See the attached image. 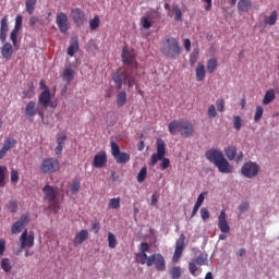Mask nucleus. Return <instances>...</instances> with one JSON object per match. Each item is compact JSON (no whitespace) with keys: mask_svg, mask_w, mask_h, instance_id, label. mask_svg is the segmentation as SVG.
Wrapping results in <instances>:
<instances>
[{"mask_svg":"<svg viewBox=\"0 0 279 279\" xmlns=\"http://www.w3.org/2000/svg\"><path fill=\"white\" fill-rule=\"evenodd\" d=\"M216 106L219 112H223V110H226V102H223V99H218L216 101Z\"/></svg>","mask_w":279,"mask_h":279,"instance_id":"57","label":"nucleus"},{"mask_svg":"<svg viewBox=\"0 0 279 279\" xmlns=\"http://www.w3.org/2000/svg\"><path fill=\"white\" fill-rule=\"evenodd\" d=\"M239 210L240 213H247V210H250V203L244 202L239 206Z\"/></svg>","mask_w":279,"mask_h":279,"instance_id":"61","label":"nucleus"},{"mask_svg":"<svg viewBox=\"0 0 279 279\" xmlns=\"http://www.w3.org/2000/svg\"><path fill=\"white\" fill-rule=\"evenodd\" d=\"M122 61L128 66L132 65V69H125L122 73L116 72L112 80L117 85L118 89H121L123 87V84H126L129 88H132V86L136 84V81L134 80V75H136V72L134 71V69H137L138 64L134 62V52L128 47H124L122 49Z\"/></svg>","mask_w":279,"mask_h":279,"instance_id":"1","label":"nucleus"},{"mask_svg":"<svg viewBox=\"0 0 279 279\" xmlns=\"http://www.w3.org/2000/svg\"><path fill=\"white\" fill-rule=\"evenodd\" d=\"M25 8L28 14H34V10H36V0H26Z\"/></svg>","mask_w":279,"mask_h":279,"instance_id":"36","label":"nucleus"},{"mask_svg":"<svg viewBox=\"0 0 279 279\" xmlns=\"http://www.w3.org/2000/svg\"><path fill=\"white\" fill-rule=\"evenodd\" d=\"M184 234H181L180 238L177 240L174 254L172 257L173 263H178L180 258H182V253L184 252V241H185Z\"/></svg>","mask_w":279,"mask_h":279,"instance_id":"10","label":"nucleus"},{"mask_svg":"<svg viewBox=\"0 0 279 279\" xmlns=\"http://www.w3.org/2000/svg\"><path fill=\"white\" fill-rule=\"evenodd\" d=\"M80 186H81L80 180L76 179V180H74L72 182V185H71V193H72V195L77 194V192L80 191Z\"/></svg>","mask_w":279,"mask_h":279,"instance_id":"45","label":"nucleus"},{"mask_svg":"<svg viewBox=\"0 0 279 279\" xmlns=\"http://www.w3.org/2000/svg\"><path fill=\"white\" fill-rule=\"evenodd\" d=\"M149 14L145 17H142L141 19V26L144 28V29H149V27H151V22L149 21Z\"/></svg>","mask_w":279,"mask_h":279,"instance_id":"43","label":"nucleus"},{"mask_svg":"<svg viewBox=\"0 0 279 279\" xmlns=\"http://www.w3.org/2000/svg\"><path fill=\"white\" fill-rule=\"evenodd\" d=\"M16 145V140L14 138H7L3 143L2 148L0 149V160L8 154L12 147Z\"/></svg>","mask_w":279,"mask_h":279,"instance_id":"19","label":"nucleus"},{"mask_svg":"<svg viewBox=\"0 0 279 279\" xmlns=\"http://www.w3.org/2000/svg\"><path fill=\"white\" fill-rule=\"evenodd\" d=\"M5 175H8V167L0 166V189L5 186Z\"/></svg>","mask_w":279,"mask_h":279,"instance_id":"34","label":"nucleus"},{"mask_svg":"<svg viewBox=\"0 0 279 279\" xmlns=\"http://www.w3.org/2000/svg\"><path fill=\"white\" fill-rule=\"evenodd\" d=\"M264 112H265V109H263V106H257L256 107V111H255V116H254L255 123H258V121L260 119H263Z\"/></svg>","mask_w":279,"mask_h":279,"instance_id":"40","label":"nucleus"},{"mask_svg":"<svg viewBox=\"0 0 279 279\" xmlns=\"http://www.w3.org/2000/svg\"><path fill=\"white\" fill-rule=\"evenodd\" d=\"M225 156L228 160H234L236 158V148L234 146H228L225 148Z\"/></svg>","mask_w":279,"mask_h":279,"instance_id":"31","label":"nucleus"},{"mask_svg":"<svg viewBox=\"0 0 279 279\" xmlns=\"http://www.w3.org/2000/svg\"><path fill=\"white\" fill-rule=\"evenodd\" d=\"M174 21H182V10L174 7Z\"/></svg>","mask_w":279,"mask_h":279,"instance_id":"59","label":"nucleus"},{"mask_svg":"<svg viewBox=\"0 0 279 279\" xmlns=\"http://www.w3.org/2000/svg\"><path fill=\"white\" fill-rule=\"evenodd\" d=\"M167 153V148L165 146V141L162 138L157 140V154L159 156L165 157V154Z\"/></svg>","mask_w":279,"mask_h":279,"instance_id":"33","label":"nucleus"},{"mask_svg":"<svg viewBox=\"0 0 279 279\" xmlns=\"http://www.w3.org/2000/svg\"><path fill=\"white\" fill-rule=\"evenodd\" d=\"M250 9H252V0H240L238 2V10L240 12H250Z\"/></svg>","mask_w":279,"mask_h":279,"instance_id":"29","label":"nucleus"},{"mask_svg":"<svg viewBox=\"0 0 279 279\" xmlns=\"http://www.w3.org/2000/svg\"><path fill=\"white\" fill-rule=\"evenodd\" d=\"M5 252V240H0V256Z\"/></svg>","mask_w":279,"mask_h":279,"instance_id":"64","label":"nucleus"},{"mask_svg":"<svg viewBox=\"0 0 279 279\" xmlns=\"http://www.w3.org/2000/svg\"><path fill=\"white\" fill-rule=\"evenodd\" d=\"M56 23L62 34L69 32V15L64 12L57 14Z\"/></svg>","mask_w":279,"mask_h":279,"instance_id":"9","label":"nucleus"},{"mask_svg":"<svg viewBox=\"0 0 279 279\" xmlns=\"http://www.w3.org/2000/svg\"><path fill=\"white\" fill-rule=\"evenodd\" d=\"M36 114V102L29 101L25 108L26 119H32Z\"/></svg>","mask_w":279,"mask_h":279,"instance_id":"27","label":"nucleus"},{"mask_svg":"<svg viewBox=\"0 0 279 279\" xmlns=\"http://www.w3.org/2000/svg\"><path fill=\"white\" fill-rule=\"evenodd\" d=\"M170 276H171V278H173V279L180 278V276H182V269H181L180 267H173V268L170 270Z\"/></svg>","mask_w":279,"mask_h":279,"instance_id":"44","label":"nucleus"},{"mask_svg":"<svg viewBox=\"0 0 279 279\" xmlns=\"http://www.w3.org/2000/svg\"><path fill=\"white\" fill-rule=\"evenodd\" d=\"M145 265H147V267H151L153 265H155L157 271H165V269H167L165 257L158 253L148 256L147 260L145 262Z\"/></svg>","mask_w":279,"mask_h":279,"instance_id":"7","label":"nucleus"},{"mask_svg":"<svg viewBox=\"0 0 279 279\" xmlns=\"http://www.w3.org/2000/svg\"><path fill=\"white\" fill-rule=\"evenodd\" d=\"M86 239H88V230L83 229L78 233H76L73 240L75 247H77V245H82V243H84Z\"/></svg>","mask_w":279,"mask_h":279,"instance_id":"23","label":"nucleus"},{"mask_svg":"<svg viewBox=\"0 0 279 279\" xmlns=\"http://www.w3.org/2000/svg\"><path fill=\"white\" fill-rule=\"evenodd\" d=\"M28 222L29 214L22 215L21 219L14 222V225L12 226V234H19V232H21V230H23V228H25V226H27Z\"/></svg>","mask_w":279,"mask_h":279,"instance_id":"14","label":"nucleus"},{"mask_svg":"<svg viewBox=\"0 0 279 279\" xmlns=\"http://www.w3.org/2000/svg\"><path fill=\"white\" fill-rule=\"evenodd\" d=\"M14 53V47H12V44L5 43L1 48V56L4 58V60H10Z\"/></svg>","mask_w":279,"mask_h":279,"instance_id":"22","label":"nucleus"},{"mask_svg":"<svg viewBox=\"0 0 279 279\" xmlns=\"http://www.w3.org/2000/svg\"><path fill=\"white\" fill-rule=\"evenodd\" d=\"M265 25H276L278 23V11H272L270 15L264 17Z\"/></svg>","mask_w":279,"mask_h":279,"instance_id":"28","label":"nucleus"},{"mask_svg":"<svg viewBox=\"0 0 279 279\" xmlns=\"http://www.w3.org/2000/svg\"><path fill=\"white\" fill-rule=\"evenodd\" d=\"M11 182L12 184H16L19 182V171L16 170L11 171Z\"/></svg>","mask_w":279,"mask_h":279,"instance_id":"60","label":"nucleus"},{"mask_svg":"<svg viewBox=\"0 0 279 279\" xmlns=\"http://www.w3.org/2000/svg\"><path fill=\"white\" fill-rule=\"evenodd\" d=\"M146 178H147V168L143 167L137 174V182H140V184H141V183L145 182Z\"/></svg>","mask_w":279,"mask_h":279,"instance_id":"42","label":"nucleus"},{"mask_svg":"<svg viewBox=\"0 0 279 279\" xmlns=\"http://www.w3.org/2000/svg\"><path fill=\"white\" fill-rule=\"evenodd\" d=\"M71 17L74 21L75 25H77V27H82V25L86 23V15L84 14V11H82V9L80 8L72 9Z\"/></svg>","mask_w":279,"mask_h":279,"instance_id":"11","label":"nucleus"},{"mask_svg":"<svg viewBox=\"0 0 279 279\" xmlns=\"http://www.w3.org/2000/svg\"><path fill=\"white\" fill-rule=\"evenodd\" d=\"M126 101H128V94L125 92H120L117 95V106L119 108H123V106H125Z\"/></svg>","mask_w":279,"mask_h":279,"instance_id":"30","label":"nucleus"},{"mask_svg":"<svg viewBox=\"0 0 279 279\" xmlns=\"http://www.w3.org/2000/svg\"><path fill=\"white\" fill-rule=\"evenodd\" d=\"M182 121L183 120H173L168 124V130L172 136H175L178 132L182 131Z\"/></svg>","mask_w":279,"mask_h":279,"instance_id":"20","label":"nucleus"},{"mask_svg":"<svg viewBox=\"0 0 279 279\" xmlns=\"http://www.w3.org/2000/svg\"><path fill=\"white\" fill-rule=\"evenodd\" d=\"M114 159L119 165H125V162H130V155H128V153L120 151Z\"/></svg>","mask_w":279,"mask_h":279,"instance_id":"32","label":"nucleus"},{"mask_svg":"<svg viewBox=\"0 0 279 279\" xmlns=\"http://www.w3.org/2000/svg\"><path fill=\"white\" fill-rule=\"evenodd\" d=\"M259 172H260V166L253 161H248L244 163L241 168L242 175H244V178H248V180H252V178H256V175Z\"/></svg>","mask_w":279,"mask_h":279,"instance_id":"6","label":"nucleus"},{"mask_svg":"<svg viewBox=\"0 0 279 279\" xmlns=\"http://www.w3.org/2000/svg\"><path fill=\"white\" fill-rule=\"evenodd\" d=\"M216 70H217V59H209L207 62L208 73H213Z\"/></svg>","mask_w":279,"mask_h":279,"instance_id":"41","label":"nucleus"},{"mask_svg":"<svg viewBox=\"0 0 279 279\" xmlns=\"http://www.w3.org/2000/svg\"><path fill=\"white\" fill-rule=\"evenodd\" d=\"M21 248L25 250V247H34V235L27 234V229L23 231L20 238Z\"/></svg>","mask_w":279,"mask_h":279,"instance_id":"16","label":"nucleus"},{"mask_svg":"<svg viewBox=\"0 0 279 279\" xmlns=\"http://www.w3.org/2000/svg\"><path fill=\"white\" fill-rule=\"evenodd\" d=\"M198 266L195 264V262L192 259L190 263H189V271L192 276H197V268Z\"/></svg>","mask_w":279,"mask_h":279,"instance_id":"46","label":"nucleus"},{"mask_svg":"<svg viewBox=\"0 0 279 279\" xmlns=\"http://www.w3.org/2000/svg\"><path fill=\"white\" fill-rule=\"evenodd\" d=\"M205 157L209 162L217 167L220 173H232L233 168L223 155V151L217 148H211L206 151Z\"/></svg>","mask_w":279,"mask_h":279,"instance_id":"2","label":"nucleus"},{"mask_svg":"<svg viewBox=\"0 0 279 279\" xmlns=\"http://www.w3.org/2000/svg\"><path fill=\"white\" fill-rule=\"evenodd\" d=\"M198 58H199V48H196L194 49L193 53L190 56L191 66H195Z\"/></svg>","mask_w":279,"mask_h":279,"instance_id":"38","label":"nucleus"},{"mask_svg":"<svg viewBox=\"0 0 279 279\" xmlns=\"http://www.w3.org/2000/svg\"><path fill=\"white\" fill-rule=\"evenodd\" d=\"M99 23H100L99 16L96 15V16L89 22V28H90V29H97V27H99Z\"/></svg>","mask_w":279,"mask_h":279,"instance_id":"52","label":"nucleus"},{"mask_svg":"<svg viewBox=\"0 0 279 279\" xmlns=\"http://www.w3.org/2000/svg\"><path fill=\"white\" fill-rule=\"evenodd\" d=\"M120 153H121V148H119V145L114 142H111V154L113 158H116V156H119Z\"/></svg>","mask_w":279,"mask_h":279,"instance_id":"47","label":"nucleus"},{"mask_svg":"<svg viewBox=\"0 0 279 279\" xmlns=\"http://www.w3.org/2000/svg\"><path fill=\"white\" fill-rule=\"evenodd\" d=\"M193 132H195L193 123L183 120L181 124V136L189 138L190 136H193Z\"/></svg>","mask_w":279,"mask_h":279,"instance_id":"17","label":"nucleus"},{"mask_svg":"<svg viewBox=\"0 0 279 279\" xmlns=\"http://www.w3.org/2000/svg\"><path fill=\"white\" fill-rule=\"evenodd\" d=\"M108 246L110 250H114V247H117V236L112 232L108 233Z\"/></svg>","mask_w":279,"mask_h":279,"instance_id":"37","label":"nucleus"},{"mask_svg":"<svg viewBox=\"0 0 279 279\" xmlns=\"http://www.w3.org/2000/svg\"><path fill=\"white\" fill-rule=\"evenodd\" d=\"M8 208L9 210H11V213H16V208H17L16 201H10L8 203Z\"/></svg>","mask_w":279,"mask_h":279,"instance_id":"62","label":"nucleus"},{"mask_svg":"<svg viewBox=\"0 0 279 279\" xmlns=\"http://www.w3.org/2000/svg\"><path fill=\"white\" fill-rule=\"evenodd\" d=\"M51 101V93L49 92V87L39 95V104L44 106V108L49 107V102Z\"/></svg>","mask_w":279,"mask_h":279,"instance_id":"21","label":"nucleus"},{"mask_svg":"<svg viewBox=\"0 0 279 279\" xmlns=\"http://www.w3.org/2000/svg\"><path fill=\"white\" fill-rule=\"evenodd\" d=\"M206 194L207 193L204 192L198 195L195 206H198L199 208L202 207V204H204V199H206Z\"/></svg>","mask_w":279,"mask_h":279,"instance_id":"55","label":"nucleus"},{"mask_svg":"<svg viewBox=\"0 0 279 279\" xmlns=\"http://www.w3.org/2000/svg\"><path fill=\"white\" fill-rule=\"evenodd\" d=\"M9 26H8V15L1 19L0 22V32H8Z\"/></svg>","mask_w":279,"mask_h":279,"instance_id":"51","label":"nucleus"},{"mask_svg":"<svg viewBox=\"0 0 279 279\" xmlns=\"http://www.w3.org/2000/svg\"><path fill=\"white\" fill-rule=\"evenodd\" d=\"M198 267H202L204 265H207L208 257L204 254L199 255L198 257L192 259Z\"/></svg>","mask_w":279,"mask_h":279,"instance_id":"35","label":"nucleus"},{"mask_svg":"<svg viewBox=\"0 0 279 279\" xmlns=\"http://www.w3.org/2000/svg\"><path fill=\"white\" fill-rule=\"evenodd\" d=\"M101 229L100 225L98 221H94L92 223L90 232H94V234L99 233V230Z\"/></svg>","mask_w":279,"mask_h":279,"instance_id":"58","label":"nucleus"},{"mask_svg":"<svg viewBox=\"0 0 279 279\" xmlns=\"http://www.w3.org/2000/svg\"><path fill=\"white\" fill-rule=\"evenodd\" d=\"M218 228L222 234H230V223H228V218L226 216V210H221L218 217Z\"/></svg>","mask_w":279,"mask_h":279,"instance_id":"12","label":"nucleus"},{"mask_svg":"<svg viewBox=\"0 0 279 279\" xmlns=\"http://www.w3.org/2000/svg\"><path fill=\"white\" fill-rule=\"evenodd\" d=\"M60 169V161L53 157L44 159L40 166L41 173H56Z\"/></svg>","mask_w":279,"mask_h":279,"instance_id":"5","label":"nucleus"},{"mask_svg":"<svg viewBox=\"0 0 279 279\" xmlns=\"http://www.w3.org/2000/svg\"><path fill=\"white\" fill-rule=\"evenodd\" d=\"M147 252H149V244H147V242L141 243L140 253L135 256L136 262L141 263V265H145L146 260L149 258V256H147Z\"/></svg>","mask_w":279,"mask_h":279,"instance_id":"13","label":"nucleus"},{"mask_svg":"<svg viewBox=\"0 0 279 279\" xmlns=\"http://www.w3.org/2000/svg\"><path fill=\"white\" fill-rule=\"evenodd\" d=\"M274 99H276V90L268 89L264 96L262 104H263V106H269V104H271V101H274Z\"/></svg>","mask_w":279,"mask_h":279,"instance_id":"26","label":"nucleus"},{"mask_svg":"<svg viewBox=\"0 0 279 279\" xmlns=\"http://www.w3.org/2000/svg\"><path fill=\"white\" fill-rule=\"evenodd\" d=\"M207 114L209 119H215V117H217V108L215 107V105L209 106Z\"/></svg>","mask_w":279,"mask_h":279,"instance_id":"53","label":"nucleus"},{"mask_svg":"<svg viewBox=\"0 0 279 279\" xmlns=\"http://www.w3.org/2000/svg\"><path fill=\"white\" fill-rule=\"evenodd\" d=\"M43 193L45 195L44 199H46V202L49 203L51 210H53L54 213H58V209L60 208V206L58 205V196L56 193V189H53V186L51 185H46L43 189Z\"/></svg>","mask_w":279,"mask_h":279,"instance_id":"4","label":"nucleus"},{"mask_svg":"<svg viewBox=\"0 0 279 279\" xmlns=\"http://www.w3.org/2000/svg\"><path fill=\"white\" fill-rule=\"evenodd\" d=\"M108 162V156L106 153H99L94 157L93 165L95 169H101Z\"/></svg>","mask_w":279,"mask_h":279,"instance_id":"18","label":"nucleus"},{"mask_svg":"<svg viewBox=\"0 0 279 279\" xmlns=\"http://www.w3.org/2000/svg\"><path fill=\"white\" fill-rule=\"evenodd\" d=\"M21 27H23V16L17 15L15 19L14 28L10 35V40L13 44L15 50H19V47H21V43H19V32H21Z\"/></svg>","mask_w":279,"mask_h":279,"instance_id":"8","label":"nucleus"},{"mask_svg":"<svg viewBox=\"0 0 279 279\" xmlns=\"http://www.w3.org/2000/svg\"><path fill=\"white\" fill-rule=\"evenodd\" d=\"M64 143H66V133L61 132L57 135V144L64 145Z\"/></svg>","mask_w":279,"mask_h":279,"instance_id":"50","label":"nucleus"},{"mask_svg":"<svg viewBox=\"0 0 279 279\" xmlns=\"http://www.w3.org/2000/svg\"><path fill=\"white\" fill-rule=\"evenodd\" d=\"M162 158L165 157H162V155H159L158 153L153 154L150 157L151 167H155L156 162H158V160H162Z\"/></svg>","mask_w":279,"mask_h":279,"instance_id":"49","label":"nucleus"},{"mask_svg":"<svg viewBox=\"0 0 279 279\" xmlns=\"http://www.w3.org/2000/svg\"><path fill=\"white\" fill-rule=\"evenodd\" d=\"M1 268L3 269V271H10L12 269V266L10 265V259L3 258L1 262Z\"/></svg>","mask_w":279,"mask_h":279,"instance_id":"48","label":"nucleus"},{"mask_svg":"<svg viewBox=\"0 0 279 279\" xmlns=\"http://www.w3.org/2000/svg\"><path fill=\"white\" fill-rule=\"evenodd\" d=\"M76 51H80V43L77 41V36H74L71 38V43L68 48V56L73 58L75 56Z\"/></svg>","mask_w":279,"mask_h":279,"instance_id":"24","label":"nucleus"},{"mask_svg":"<svg viewBox=\"0 0 279 279\" xmlns=\"http://www.w3.org/2000/svg\"><path fill=\"white\" fill-rule=\"evenodd\" d=\"M195 73L196 82H204V80H206V66L204 65V63H198Z\"/></svg>","mask_w":279,"mask_h":279,"instance_id":"25","label":"nucleus"},{"mask_svg":"<svg viewBox=\"0 0 279 279\" xmlns=\"http://www.w3.org/2000/svg\"><path fill=\"white\" fill-rule=\"evenodd\" d=\"M121 206V198H111L109 199V204H108V208H111V209H117V208H120Z\"/></svg>","mask_w":279,"mask_h":279,"instance_id":"39","label":"nucleus"},{"mask_svg":"<svg viewBox=\"0 0 279 279\" xmlns=\"http://www.w3.org/2000/svg\"><path fill=\"white\" fill-rule=\"evenodd\" d=\"M201 217L203 221H206L210 217V211H208V208H202L201 209Z\"/></svg>","mask_w":279,"mask_h":279,"instance_id":"56","label":"nucleus"},{"mask_svg":"<svg viewBox=\"0 0 279 279\" xmlns=\"http://www.w3.org/2000/svg\"><path fill=\"white\" fill-rule=\"evenodd\" d=\"M61 77L63 82H66V84H71V82H73L75 77V65L66 64L61 74Z\"/></svg>","mask_w":279,"mask_h":279,"instance_id":"15","label":"nucleus"},{"mask_svg":"<svg viewBox=\"0 0 279 279\" xmlns=\"http://www.w3.org/2000/svg\"><path fill=\"white\" fill-rule=\"evenodd\" d=\"M169 163H170L169 159L162 157L161 163H160V168L162 169V171H165V169L169 168Z\"/></svg>","mask_w":279,"mask_h":279,"instance_id":"63","label":"nucleus"},{"mask_svg":"<svg viewBox=\"0 0 279 279\" xmlns=\"http://www.w3.org/2000/svg\"><path fill=\"white\" fill-rule=\"evenodd\" d=\"M233 126L238 132L241 130V117L239 116L233 117Z\"/></svg>","mask_w":279,"mask_h":279,"instance_id":"54","label":"nucleus"},{"mask_svg":"<svg viewBox=\"0 0 279 279\" xmlns=\"http://www.w3.org/2000/svg\"><path fill=\"white\" fill-rule=\"evenodd\" d=\"M161 51L167 58H178L180 56V45L173 37H168L162 43Z\"/></svg>","mask_w":279,"mask_h":279,"instance_id":"3","label":"nucleus"}]
</instances>
